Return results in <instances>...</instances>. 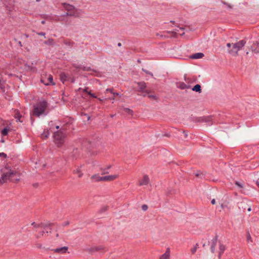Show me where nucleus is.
<instances>
[{
    "instance_id": "2f4dec72",
    "label": "nucleus",
    "mask_w": 259,
    "mask_h": 259,
    "mask_svg": "<svg viewBox=\"0 0 259 259\" xmlns=\"http://www.w3.org/2000/svg\"><path fill=\"white\" fill-rule=\"evenodd\" d=\"M124 111L127 114L130 115H133V111L131 109L128 108H124L123 109Z\"/></svg>"
},
{
    "instance_id": "8fccbe9b",
    "label": "nucleus",
    "mask_w": 259,
    "mask_h": 259,
    "mask_svg": "<svg viewBox=\"0 0 259 259\" xmlns=\"http://www.w3.org/2000/svg\"><path fill=\"white\" fill-rule=\"evenodd\" d=\"M73 67H75V68L77 69V68H81V67L80 66H77L75 64H74L73 65Z\"/></svg>"
},
{
    "instance_id": "6e6552de",
    "label": "nucleus",
    "mask_w": 259,
    "mask_h": 259,
    "mask_svg": "<svg viewBox=\"0 0 259 259\" xmlns=\"http://www.w3.org/2000/svg\"><path fill=\"white\" fill-rule=\"evenodd\" d=\"M197 121L199 122L208 123V125H209L212 124V117L209 116L198 117Z\"/></svg>"
},
{
    "instance_id": "6ab92c4d",
    "label": "nucleus",
    "mask_w": 259,
    "mask_h": 259,
    "mask_svg": "<svg viewBox=\"0 0 259 259\" xmlns=\"http://www.w3.org/2000/svg\"><path fill=\"white\" fill-rule=\"evenodd\" d=\"M82 166V165H81L80 166L77 167L75 169H74L73 171V173L74 174H77L78 177L79 178H81L83 175V174L82 173V172L80 170V168Z\"/></svg>"
},
{
    "instance_id": "09e8293b",
    "label": "nucleus",
    "mask_w": 259,
    "mask_h": 259,
    "mask_svg": "<svg viewBox=\"0 0 259 259\" xmlns=\"http://www.w3.org/2000/svg\"><path fill=\"white\" fill-rule=\"evenodd\" d=\"M232 45H233V43H232V44H231V43H227V46L228 48H230V47H232Z\"/></svg>"
},
{
    "instance_id": "6e6d98bb",
    "label": "nucleus",
    "mask_w": 259,
    "mask_h": 259,
    "mask_svg": "<svg viewBox=\"0 0 259 259\" xmlns=\"http://www.w3.org/2000/svg\"><path fill=\"white\" fill-rule=\"evenodd\" d=\"M117 46L118 47H121V44L120 42H119V43H118Z\"/></svg>"
},
{
    "instance_id": "4468645a",
    "label": "nucleus",
    "mask_w": 259,
    "mask_h": 259,
    "mask_svg": "<svg viewBox=\"0 0 259 259\" xmlns=\"http://www.w3.org/2000/svg\"><path fill=\"white\" fill-rule=\"evenodd\" d=\"M258 45V41H255V42H253L252 46H251V50L255 54L259 53V49H258V47L257 46Z\"/></svg>"
},
{
    "instance_id": "338daca9",
    "label": "nucleus",
    "mask_w": 259,
    "mask_h": 259,
    "mask_svg": "<svg viewBox=\"0 0 259 259\" xmlns=\"http://www.w3.org/2000/svg\"><path fill=\"white\" fill-rule=\"evenodd\" d=\"M98 100L100 101H102V100L101 98H98Z\"/></svg>"
},
{
    "instance_id": "a18cd8bd",
    "label": "nucleus",
    "mask_w": 259,
    "mask_h": 259,
    "mask_svg": "<svg viewBox=\"0 0 259 259\" xmlns=\"http://www.w3.org/2000/svg\"><path fill=\"white\" fill-rule=\"evenodd\" d=\"M0 156L3 157L4 158H6L7 155L4 153H0Z\"/></svg>"
},
{
    "instance_id": "9d476101",
    "label": "nucleus",
    "mask_w": 259,
    "mask_h": 259,
    "mask_svg": "<svg viewBox=\"0 0 259 259\" xmlns=\"http://www.w3.org/2000/svg\"><path fill=\"white\" fill-rule=\"evenodd\" d=\"M118 178V175H113L110 176H106L102 177L101 180L102 181H106V182H110Z\"/></svg>"
},
{
    "instance_id": "e433bc0d",
    "label": "nucleus",
    "mask_w": 259,
    "mask_h": 259,
    "mask_svg": "<svg viewBox=\"0 0 259 259\" xmlns=\"http://www.w3.org/2000/svg\"><path fill=\"white\" fill-rule=\"evenodd\" d=\"M250 241L251 242H252V240H251V236L250 235V234L249 233V232H247V241L248 242H249V241Z\"/></svg>"
},
{
    "instance_id": "c03bdc74",
    "label": "nucleus",
    "mask_w": 259,
    "mask_h": 259,
    "mask_svg": "<svg viewBox=\"0 0 259 259\" xmlns=\"http://www.w3.org/2000/svg\"><path fill=\"white\" fill-rule=\"evenodd\" d=\"M37 34L39 35H42V36H45V35H46V33L44 32H38V33H37Z\"/></svg>"
},
{
    "instance_id": "f03ea898",
    "label": "nucleus",
    "mask_w": 259,
    "mask_h": 259,
    "mask_svg": "<svg viewBox=\"0 0 259 259\" xmlns=\"http://www.w3.org/2000/svg\"><path fill=\"white\" fill-rule=\"evenodd\" d=\"M48 106V103L46 101H41L38 102L34 106L33 114L39 117L41 114L44 113Z\"/></svg>"
},
{
    "instance_id": "e2e57ef3",
    "label": "nucleus",
    "mask_w": 259,
    "mask_h": 259,
    "mask_svg": "<svg viewBox=\"0 0 259 259\" xmlns=\"http://www.w3.org/2000/svg\"><path fill=\"white\" fill-rule=\"evenodd\" d=\"M115 96H113V98H109L110 99H111V100H114V98H115Z\"/></svg>"
},
{
    "instance_id": "680f3d73",
    "label": "nucleus",
    "mask_w": 259,
    "mask_h": 259,
    "mask_svg": "<svg viewBox=\"0 0 259 259\" xmlns=\"http://www.w3.org/2000/svg\"><path fill=\"white\" fill-rule=\"evenodd\" d=\"M74 82V79L73 78L71 79V82L73 83Z\"/></svg>"
},
{
    "instance_id": "864d4df0",
    "label": "nucleus",
    "mask_w": 259,
    "mask_h": 259,
    "mask_svg": "<svg viewBox=\"0 0 259 259\" xmlns=\"http://www.w3.org/2000/svg\"><path fill=\"white\" fill-rule=\"evenodd\" d=\"M69 224V222H66L65 223H64L63 224V226H66V225H68Z\"/></svg>"
},
{
    "instance_id": "7c9ffc66",
    "label": "nucleus",
    "mask_w": 259,
    "mask_h": 259,
    "mask_svg": "<svg viewBox=\"0 0 259 259\" xmlns=\"http://www.w3.org/2000/svg\"><path fill=\"white\" fill-rule=\"evenodd\" d=\"M78 149H76L73 150V154L71 155V156L72 157V158L73 159H76L78 157Z\"/></svg>"
},
{
    "instance_id": "1a4fd4ad",
    "label": "nucleus",
    "mask_w": 259,
    "mask_h": 259,
    "mask_svg": "<svg viewBox=\"0 0 259 259\" xmlns=\"http://www.w3.org/2000/svg\"><path fill=\"white\" fill-rule=\"evenodd\" d=\"M31 225L32 226H34V228H35L36 229H44L45 230L47 228H50V230L51 229V226L53 225V224H42V223H41V224H36L35 222H33L31 224Z\"/></svg>"
},
{
    "instance_id": "052dcab7",
    "label": "nucleus",
    "mask_w": 259,
    "mask_h": 259,
    "mask_svg": "<svg viewBox=\"0 0 259 259\" xmlns=\"http://www.w3.org/2000/svg\"><path fill=\"white\" fill-rule=\"evenodd\" d=\"M41 24H44L45 23V21L43 20L41 21Z\"/></svg>"
},
{
    "instance_id": "69168bd1",
    "label": "nucleus",
    "mask_w": 259,
    "mask_h": 259,
    "mask_svg": "<svg viewBox=\"0 0 259 259\" xmlns=\"http://www.w3.org/2000/svg\"><path fill=\"white\" fill-rule=\"evenodd\" d=\"M107 173H108V172L104 171V172L102 173V174H107Z\"/></svg>"
},
{
    "instance_id": "a211bd4d",
    "label": "nucleus",
    "mask_w": 259,
    "mask_h": 259,
    "mask_svg": "<svg viewBox=\"0 0 259 259\" xmlns=\"http://www.w3.org/2000/svg\"><path fill=\"white\" fill-rule=\"evenodd\" d=\"M177 87L180 89L184 90L185 89L190 88V86L189 85H187L184 82H180L177 83Z\"/></svg>"
},
{
    "instance_id": "49530a36",
    "label": "nucleus",
    "mask_w": 259,
    "mask_h": 259,
    "mask_svg": "<svg viewBox=\"0 0 259 259\" xmlns=\"http://www.w3.org/2000/svg\"><path fill=\"white\" fill-rule=\"evenodd\" d=\"M106 92H110L111 94L113 93V89H107L106 90Z\"/></svg>"
},
{
    "instance_id": "4d7b16f0",
    "label": "nucleus",
    "mask_w": 259,
    "mask_h": 259,
    "mask_svg": "<svg viewBox=\"0 0 259 259\" xmlns=\"http://www.w3.org/2000/svg\"><path fill=\"white\" fill-rule=\"evenodd\" d=\"M18 44H19V46H21V47H22V44H21V41H19Z\"/></svg>"
},
{
    "instance_id": "dca6fc26",
    "label": "nucleus",
    "mask_w": 259,
    "mask_h": 259,
    "mask_svg": "<svg viewBox=\"0 0 259 259\" xmlns=\"http://www.w3.org/2000/svg\"><path fill=\"white\" fill-rule=\"evenodd\" d=\"M68 250V247L64 246L60 248H57L53 249L54 252L63 253H65Z\"/></svg>"
},
{
    "instance_id": "c9c22d12",
    "label": "nucleus",
    "mask_w": 259,
    "mask_h": 259,
    "mask_svg": "<svg viewBox=\"0 0 259 259\" xmlns=\"http://www.w3.org/2000/svg\"><path fill=\"white\" fill-rule=\"evenodd\" d=\"M148 98H150V99L154 100H157L158 99L156 96L153 95H148Z\"/></svg>"
},
{
    "instance_id": "cd10ccee",
    "label": "nucleus",
    "mask_w": 259,
    "mask_h": 259,
    "mask_svg": "<svg viewBox=\"0 0 259 259\" xmlns=\"http://www.w3.org/2000/svg\"><path fill=\"white\" fill-rule=\"evenodd\" d=\"M50 135L49 131L48 130H45L43 133L41 134V138L46 139Z\"/></svg>"
},
{
    "instance_id": "423d86ee",
    "label": "nucleus",
    "mask_w": 259,
    "mask_h": 259,
    "mask_svg": "<svg viewBox=\"0 0 259 259\" xmlns=\"http://www.w3.org/2000/svg\"><path fill=\"white\" fill-rule=\"evenodd\" d=\"M41 82L46 85H49L50 84H55L53 82V78L51 75H49L48 77L44 76L42 77L40 80Z\"/></svg>"
},
{
    "instance_id": "f3484780",
    "label": "nucleus",
    "mask_w": 259,
    "mask_h": 259,
    "mask_svg": "<svg viewBox=\"0 0 259 259\" xmlns=\"http://www.w3.org/2000/svg\"><path fill=\"white\" fill-rule=\"evenodd\" d=\"M169 257L170 249L169 248H167L165 253L160 256L159 259H169Z\"/></svg>"
},
{
    "instance_id": "5701e85b",
    "label": "nucleus",
    "mask_w": 259,
    "mask_h": 259,
    "mask_svg": "<svg viewBox=\"0 0 259 259\" xmlns=\"http://www.w3.org/2000/svg\"><path fill=\"white\" fill-rule=\"evenodd\" d=\"M68 79V76L64 73H62L60 74V79L62 82L64 83L65 81Z\"/></svg>"
},
{
    "instance_id": "20e7f679",
    "label": "nucleus",
    "mask_w": 259,
    "mask_h": 259,
    "mask_svg": "<svg viewBox=\"0 0 259 259\" xmlns=\"http://www.w3.org/2000/svg\"><path fill=\"white\" fill-rule=\"evenodd\" d=\"M65 135L61 131H57L54 134V141L58 147H61L64 143Z\"/></svg>"
},
{
    "instance_id": "0e129e2a",
    "label": "nucleus",
    "mask_w": 259,
    "mask_h": 259,
    "mask_svg": "<svg viewBox=\"0 0 259 259\" xmlns=\"http://www.w3.org/2000/svg\"><path fill=\"white\" fill-rule=\"evenodd\" d=\"M56 129H59V126L57 125V126H56Z\"/></svg>"
},
{
    "instance_id": "a19ab883",
    "label": "nucleus",
    "mask_w": 259,
    "mask_h": 259,
    "mask_svg": "<svg viewBox=\"0 0 259 259\" xmlns=\"http://www.w3.org/2000/svg\"><path fill=\"white\" fill-rule=\"evenodd\" d=\"M53 40V39H49L47 41H45V44L47 45L51 44Z\"/></svg>"
},
{
    "instance_id": "b1692460",
    "label": "nucleus",
    "mask_w": 259,
    "mask_h": 259,
    "mask_svg": "<svg viewBox=\"0 0 259 259\" xmlns=\"http://www.w3.org/2000/svg\"><path fill=\"white\" fill-rule=\"evenodd\" d=\"M185 80L186 82L188 83H192L194 81H196V78H190V77H186L185 76Z\"/></svg>"
},
{
    "instance_id": "3c124183",
    "label": "nucleus",
    "mask_w": 259,
    "mask_h": 259,
    "mask_svg": "<svg viewBox=\"0 0 259 259\" xmlns=\"http://www.w3.org/2000/svg\"><path fill=\"white\" fill-rule=\"evenodd\" d=\"M215 199H213L212 200H211V203L212 204H215Z\"/></svg>"
},
{
    "instance_id": "de8ad7c7",
    "label": "nucleus",
    "mask_w": 259,
    "mask_h": 259,
    "mask_svg": "<svg viewBox=\"0 0 259 259\" xmlns=\"http://www.w3.org/2000/svg\"><path fill=\"white\" fill-rule=\"evenodd\" d=\"M88 89H88V88H85V89H84L83 90V92H85V93H88H88L89 92L88 91Z\"/></svg>"
},
{
    "instance_id": "c85d7f7f",
    "label": "nucleus",
    "mask_w": 259,
    "mask_h": 259,
    "mask_svg": "<svg viewBox=\"0 0 259 259\" xmlns=\"http://www.w3.org/2000/svg\"><path fill=\"white\" fill-rule=\"evenodd\" d=\"M9 131V128H8L7 127H5L3 130H2L1 134L3 136H6L8 135Z\"/></svg>"
},
{
    "instance_id": "0eeeda50",
    "label": "nucleus",
    "mask_w": 259,
    "mask_h": 259,
    "mask_svg": "<svg viewBox=\"0 0 259 259\" xmlns=\"http://www.w3.org/2000/svg\"><path fill=\"white\" fill-rule=\"evenodd\" d=\"M150 183V179L148 175H144L143 177L139 180L138 185L140 186H146Z\"/></svg>"
},
{
    "instance_id": "13d9d810",
    "label": "nucleus",
    "mask_w": 259,
    "mask_h": 259,
    "mask_svg": "<svg viewBox=\"0 0 259 259\" xmlns=\"http://www.w3.org/2000/svg\"><path fill=\"white\" fill-rule=\"evenodd\" d=\"M184 133H185V137L186 138L187 137V134L185 133V131H184Z\"/></svg>"
},
{
    "instance_id": "412c9836",
    "label": "nucleus",
    "mask_w": 259,
    "mask_h": 259,
    "mask_svg": "<svg viewBox=\"0 0 259 259\" xmlns=\"http://www.w3.org/2000/svg\"><path fill=\"white\" fill-rule=\"evenodd\" d=\"M102 177H100L98 174H96L94 175H93L91 179L94 182H100L102 181L101 180Z\"/></svg>"
},
{
    "instance_id": "37998d69",
    "label": "nucleus",
    "mask_w": 259,
    "mask_h": 259,
    "mask_svg": "<svg viewBox=\"0 0 259 259\" xmlns=\"http://www.w3.org/2000/svg\"><path fill=\"white\" fill-rule=\"evenodd\" d=\"M88 94H89L91 97H93V98H97V97H96V96L95 95V94H92V93H91V92H89L88 93Z\"/></svg>"
},
{
    "instance_id": "39448f33",
    "label": "nucleus",
    "mask_w": 259,
    "mask_h": 259,
    "mask_svg": "<svg viewBox=\"0 0 259 259\" xmlns=\"http://www.w3.org/2000/svg\"><path fill=\"white\" fill-rule=\"evenodd\" d=\"M137 84L139 87L138 91L142 93V96L144 97H146L150 93H151V91L148 90H146L147 87L146 83L144 81L138 82Z\"/></svg>"
},
{
    "instance_id": "aec40b11",
    "label": "nucleus",
    "mask_w": 259,
    "mask_h": 259,
    "mask_svg": "<svg viewBox=\"0 0 259 259\" xmlns=\"http://www.w3.org/2000/svg\"><path fill=\"white\" fill-rule=\"evenodd\" d=\"M63 44L70 48H72L75 44V43L73 41H71L69 39H64Z\"/></svg>"
},
{
    "instance_id": "4c0bfd02",
    "label": "nucleus",
    "mask_w": 259,
    "mask_h": 259,
    "mask_svg": "<svg viewBox=\"0 0 259 259\" xmlns=\"http://www.w3.org/2000/svg\"><path fill=\"white\" fill-rule=\"evenodd\" d=\"M148 206L146 204H143L142 206V209L144 211H146L148 209Z\"/></svg>"
},
{
    "instance_id": "393cba45",
    "label": "nucleus",
    "mask_w": 259,
    "mask_h": 259,
    "mask_svg": "<svg viewBox=\"0 0 259 259\" xmlns=\"http://www.w3.org/2000/svg\"><path fill=\"white\" fill-rule=\"evenodd\" d=\"M201 86L199 84H197L194 87L192 88V90L195 92L201 93Z\"/></svg>"
},
{
    "instance_id": "774afa93",
    "label": "nucleus",
    "mask_w": 259,
    "mask_h": 259,
    "mask_svg": "<svg viewBox=\"0 0 259 259\" xmlns=\"http://www.w3.org/2000/svg\"><path fill=\"white\" fill-rule=\"evenodd\" d=\"M221 207H222V208H224V206H223V204H221Z\"/></svg>"
},
{
    "instance_id": "ea45409f",
    "label": "nucleus",
    "mask_w": 259,
    "mask_h": 259,
    "mask_svg": "<svg viewBox=\"0 0 259 259\" xmlns=\"http://www.w3.org/2000/svg\"><path fill=\"white\" fill-rule=\"evenodd\" d=\"M142 70H143L144 72H145L146 73H147V74H148L150 75L151 76H153V73H151V72H149V71L146 70H145V69H142Z\"/></svg>"
},
{
    "instance_id": "5fc2aeb1",
    "label": "nucleus",
    "mask_w": 259,
    "mask_h": 259,
    "mask_svg": "<svg viewBox=\"0 0 259 259\" xmlns=\"http://www.w3.org/2000/svg\"><path fill=\"white\" fill-rule=\"evenodd\" d=\"M256 184L259 187V180H257L256 182Z\"/></svg>"
},
{
    "instance_id": "473e14b6",
    "label": "nucleus",
    "mask_w": 259,
    "mask_h": 259,
    "mask_svg": "<svg viewBox=\"0 0 259 259\" xmlns=\"http://www.w3.org/2000/svg\"><path fill=\"white\" fill-rule=\"evenodd\" d=\"M198 243H196L194 246L191 249V252L192 254H195V253L196 252L197 249H198Z\"/></svg>"
},
{
    "instance_id": "f8f14e48",
    "label": "nucleus",
    "mask_w": 259,
    "mask_h": 259,
    "mask_svg": "<svg viewBox=\"0 0 259 259\" xmlns=\"http://www.w3.org/2000/svg\"><path fill=\"white\" fill-rule=\"evenodd\" d=\"M48 228H47L45 230L41 229L36 230L35 231L38 232L35 235L36 238H39L44 235L45 232H46L47 233H49V231L47 230Z\"/></svg>"
},
{
    "instance_id": "9b49d317",
    "label": "nucleus",
    "mask_w": 259,
    "mask_h": 259,
    "mask_svg": "<svg viewBox=\"0 0 259 259\" xmlns=\"http://www.w3.org/2000/svg\"><path fill=\"white\" fill-rule=\"evenodd\" d=\"M62 5L63 8L68 12H76V8L72 5H71L67 3H62Z\"/></svg>"
},
{
    "instance_id": "ddd939ff",
    "label": "nucleus",
    "mask_w": 259,
    "mask_h": 259,
    "mask_svg": "<svg viewBox=\"0 0 259 259\" xmlns=\"http://www.w3.org/2000/svg\"><path fill=\"white\" fill-rule=\"evenodd\" d=\"M226 250V246L223 244L221 242H219V251L218 254V258L220 259L222 257V254Z\"/></svg>"
},
{
    "instance_id": "58836bf2",
    "label": "nucleus",
    "mask_w": 259,
    "mask_h": 259,
    "mask_svg": "<svg viewBox=\"0 0 259 259\" xmlns=\"http://www.w3.org/2000/svg\"><path fill=\"white\" fill-rule=\"evenodd\" d=\"M222 3L224 5H226L229 8H230V9H232V6L230 4L227 3L225 2H223Z\"/></svg>"
},
{
    "instance_id": "7ed1b4c3",
    "label": "nucleus",
    "mask_w": 259,
    "mask_h": 259,
    "mask_svg": "<svg viewBox=\"0 0 259 259\" xmlns=\"http://www.w3.org/2000/svg\"><path fill=\"white\" fill-rule=\"evenodd\" d=\"M246 42V41L243 39L236 43H233L232 48L229 51V53L233 56H238V51L244 47Z\"/></svg>"
},
{
    "instance_id": "bf43d9fd",
    "label": "nucleus",
    "mask_w": 259,
    "mask_h": 259,
    "mask_svg": "<svg viewBox=\"0 0 259 259\" xmlns=\"http://www.w3.org/2000/svg\"><path fill=\"white\" fill-rule=\"evenodd\" d=\"M247 210H248V211H250L251 210V208H250V207H249L247 209Z\"/></svg>"
},
{
    "instance_id": "72a5a7b5",
    "label": "nucleus",
    "mask_w": 259,
    "mask_h": 259,
    "mask_svg": "<svg viewBox=\"0 0 259 259\" xmlns=\"http://www.w3.org/2000/svg\"><path fill=\"white\" fill-rule=\"evenodd\" d=\"M102 249L100 247H93L90 248V251L92 252H95L100 250Z\"/></svg>"
},
{
    "instance_id": "4be33fe9",
    "label": "nucleus",
    "mask_w": 259,
    "mask_h": 259,
    "mask_svg": "<svg viewBox=\"0 0 259 259\" xmlns=\"http://www.w3.org/2000/svg\"><path fill=\"white\" fill-rule=\"evenodd\" d=\"M204 56V54L202 53H197L191 56L190 58L193 59L202 58Z\"/></svg>"
},
{
    "instance_id": "79ce46f5",
    "label": "nucleus",
    "mask_w": 259,
    "mask_h": 259,
    "mask_svg": "<svg viewBox=\"0 0 259 259\" xmlns=\"http://www.w3.org/2000/svg\"><path fill=\"white\" fill-rule=\"evenodd\" d=\"M235 184H236L237 186H238V187H239L240 188H242V187H243L241 183H240L239 182H237V181H236V182H235Z\"/></svg>"
},
{
    "instance_id": "a878e982",
    "label": "nucleus",
    "mask_w": 259,
    "mask_h": 259,
    "mask_svg": "<svg viewBox=\"0 0 259 259\" xmlns=\"http://www.w3.org/2000/svg\"><path fill=\"white\" fill-rule=\"evenodd\" d=\"M184 28L183 27H180L179 29H175V33H178L181 35H183L185 34V32H184Z\"/></svg>"
},
{
    "instance_id": "f257e3e1",
    "label": "nucleus",
    "mask_w": 259,
    "mask_h": 259,
    "mask_svg": "<svg viewBox=\"0 0 259 259\" xmlns=\"http://www.w3.org/2000/svg\"><path fill=\"white\" fill-rule=\"evenodd\" d=\"M1 177L0 184L8 182H18L20 181V173L15 168H12L8 164L2 167L0 170Z\"/></svg>"
},
{
    "instance_id": "f704fd0d",
    "label": "nucleus",
    "mask_w": 259,
    "mask_h": 259,
    "mask_svg": "<svg viewBox=\"0 0 259 259\" xmlns=\"http://www.w3.org/2000/svg\"><path fill=\"white\" fill-rule=\"evenodd\" d=\"M81 69L83 71H90L92 70V69H91V68L90 67L83 66V67H81Z\"/></svg>"
},
{
    "instance_id": "c756f323",
    "label": "nucleus",
    "mask_w": 259,
    "mask_h": 259,
    "mask_svg": "<svg viewBox=\"0 0 259 259\" xmlns=\"http://www.w3.org/2000/svg\"><path fill=\"white\" fill-rule=\"evenodd\" d=\"M15 118L16 119H17V121H19L20 122H22L21 120H20V118L21 117V115L20 114V112H19L18 111H16L15 114V116H14Z\"/></svg>"
},
{
    "instance_id": "bb28decb",
    "label": "nucleus",
    "mask_w": 259,
    "mask_h": 259,
    "mask_svg": "<svg viewBox=\"0 0 259 259\" xmlns=\"http://www.w3.org/2000/svg\"><path fill=\"white\" fill-rule=\"evenodd\" d=\"M63 16H69L77 17V15L75 12H71L67 11V12H66L65 14H64Z\"/></svg>"
},
{
    "instance_id": "2eb2a0df",
    "label": "nucleus",
    "mask_w": 259,
    "mask_h": 259,
    "mask_svg": "<svg viewBox=\"0 0 259 259\" xmlns=\"http://www.w3.org/2000/svg\"><path fill=\"white\" fill-rule=\"evenodd\" d=\"M218 241V237L217 236H215L214 238L211 240V245L210 247L211 251L212 253H214L215 251V247L217 245Z\"/></svg>"
},
{
    "instance_id": "603ef678",
    "label": "nucleus",
    "mask_w": 259,
    "mask_h": 259,
    "mask_svg": "<svg viewBox=\"0 0 259 259\" xmlns=\"http://www.w3.org/2000/svg\"><path fill=\"white\" fill-rule=\"evenodd\" d=\"M112 94L113 95V96H119V95L117 93H113V92Z\"/></svg>"
}]
</instances>
